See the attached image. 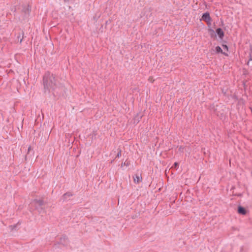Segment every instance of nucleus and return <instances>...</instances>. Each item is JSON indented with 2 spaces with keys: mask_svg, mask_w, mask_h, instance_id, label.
I'll use <instances>...</instances> for the list:
<instances>
[{
  "mask_svg": "<svg viewBox=\"0 0 252 252\" xmlns=\"http://www.w3.org/2000/svg\"><path fill=\"white\" fill-rule=\"evenodd\" d=\"M56 81L55 77L53 74L46 73L43 79L44 89L49 91L55 90L56 88Z\"/></svg>",
  "mask_w": 252,
  "mask_h": 252,
  "instance_id": "1",
  "label": "nucleus"
},
{
  "mask_svg": "<svg viewBox=\"0 0 252 252\" xmlns=\"http://www.w3.org/2000/svg\"><path fill=\"white\" fill-rule=\"evenodd\" d=\"M32 203L35 205L36 209H38L39 207H41L44 205V201L42 199H34L32 201Z\"/></svg>",
  "mask_w": 252,
  "mask_h": 252,
  "instance_id": "2",
  "label": "nucleus"
},
{
  "mask_svg": "<svg viewBox=\"0 0 252 252\" xmlns=\"http://www.w3.org/2000/svg\"><path fill=\"white\" fill-rule=\"evenodd\" d=\"M31 9L29 5H25L23 6L22 12L25 14V16H28L30 14Z\"/></svg>",
  "mask_w": 252,
  "mask_h": 252,
  "instance_id": "3",
  "label": "nucleus"
},
{
  "mask_svg": "<svg viewBox=\"0 0 252 252\" xmlns=\"http://www.w3.org/2000/svg\"><path fill=\"white\" fill-rule=\"evenodd\" d=\"M202 19L207 22H210L211 21V18L208 12H206L202 16Z\"/></svg>",
  "mask_w": 252,
  "mask_h": 252,
  "instance_id": "4",
  "label": "nucleus"
},
{
  "mask_svg": "<svg viewBox=\"0 0 252 252\" xmlns=\"http://www.w3.org/2000/svg\"><path fill=\"white\" fill-rule=\"evenodd\" d=\"M142 177L141 175H135L133 177L134 182L136 184H138L142 181Z\"/></svg>",
  "mask_w": 252,
  "mask_h": 252,
  "instance_id": "5",
  "label": "nucleus"
},
{
  "mask_svg": "<svg viewBox=\"0 0 252 252\" xmlns=\"http://www.w3.org/2000/svg\"><path fill=\"white\" fill-rule=\"evenodd\" d=\"M216 32L219 37L220 38H222V37L224 36V32L222 29L220 28H218L217 29Z\"/></svg>",
  "mask_w": 252,
  "mask_h": 252,
  "instance_id": "6",
  "label": "nucleus"
},
{
  "mask_svg": "<svg viewBox=\"0 0 252 252\" xmlns=\"http://www.w3.org/2000/svg\"><path fill=\"white\" fill-rule=\"evenodd\" d=\"M238 212L239 214L245 215L246 214V210L245 209L241 206L238 207Z\"/></svg>",
  "mask_w": 252,
  "mask_h": 252,
  "instance_id": "7",
  "label": "nucleus"
},
{
  "mask_svg": "<svg viewBox=\"0 0 252 252\" xmlns=\"http://www.w3.org/2000/svg\"><path fill=\"white\" fill-rule=\"evenodd\" d=\"M216 52L217 53H221L224 55H226V54H225V53L222 52V49H221V48L220 46H217L216 47Z\"/></svg>",
  "mask_w": 252,
  "mask_h": 252,
  "instance_id": "8",
  "label": "nucleus"
},
{
  "mask_svg": "<svg viewBox=\"0 0 252 252\" xmlns=\"http://www.w3.org/2000/svg\"><path fill=\"white\" fill-rule=\"evenodd\" d=\"M24 36V32H22L21 34H20L18 36L17 38L18 39H20L19 43L21 44L22 42Z\"/></svg>",
  "mask_w": 252,
  "mask_h": 252,
  "instance_id": "9",
  "label": "nucleus"
},
{
  "mask_svg": "<svg viewBox=\"0 0 252 252\" xmlns=\"http://www.w3.org/2000/svg\"><path fill=\"white\" fill-rule=\"evenodd\" d=\"M178 165V163L177 162H175L174 165L172 166V168H176Z\"/></svg>",
  "mask_w": 252,
  "mask_h": 252,
  "instance_id": "10",
  "label": "nucleus"
},
{
  "mask_svg": "<svg viewBox=\"0 0 252 252\" xmlns=\"http://www.w3.org/2000/svg\"><path fill=\"white\" fill-rule=\"evenodd\" d=\"M121 156V150H120L117 155V157L119 158Z\"/></svg>",
  "mask_w": 252,
  "mask_h": 252,
  "instance_id": "11",
  "label": "nucleus"
},
{
  "mask_svg": "<svg viewBox=\"0 0 252 252\" xmlns=\"http://www.w3.org/2000/svg\"><path fill=\"white\" fill-rule=\"evenodd\" d=\"M222 47H223L224 49H226V51H228V47H227V45H222Z\"/></svg>",
  "mask_w": 252,
  "mask_h": 252,
  "instance_id": "12",
  "label": "nucleus"
},
{
  "mask_svg": "<svg viewBox=\"0 0 252 252\" xmlns=\"http://www.w3.org/2000/svg\"><path fill=\"white\" fill-rule=\"evenodd\" d=\"M148 80L149 81H150L152 83H153L154 81V80L153 79V77H150Z\"/></svg>",
  "mask_w": 252,
  "mask_h": 252,
  "instance_id": "13",
  "label": "nucleus"
},
{
  "mask_svg": "<svg viewBox=\"0 0 252 252\" xmlns=\"http://www.w3.org/2000/svg\"><path fill=\"white\" fill-rule=\"evenodd\" d=\"M124 165H126V166H128V165H129V162H128V161L127 162L126 161L124 163Z\"/></svg>",
  "mask_w": 252,
  "mask_h": 252,
  "instance_id": "14",
  "label": "nucleus"
},
{
  "mask_svg": "<svg viewBox=\"0 0 252 252\" xmlns=\"http://www.w3.org/2000/svg\"><path fill=\"white\" fill-rule=\"evenodd\" d=\"M70 196L71 195V194H70L69 193H66L64 194V196Z\"/></svg>",
  "mask_w": 252,
  "mask_h": 252,
  "instance_id": "15",
  "label": "nucleus"
},
{
  "mask_svg": "<svg viewBox=\"0 0 252 252\" xmlns=\"http://www.w3.org/2000/svg\"><path fill=\"white\" fill-rule=\"evenodd\" d=\"M10 227H11V229H13L15 227H16V225H11V226H10Z\"/></svg>",
  "mask_w": 252,
  "mask_h": 252,
  "instance_id": "16",
  "label": "nucleus"
},
{
  "mask_svg": "<svg viewBox=\"0 0 252 252\" xmlns=\"http://www.w3.org/2000/svg\"><path fill=\"white\" fill-rule=\"evenodd\" d=\"M30 149H31V146L29 147V148H28V152L30 151Z\"/></svg>",
  "mask_w": 252,
  "mask_h": 252,
  "instance_id": "17",
  "label": "nucleus"
}]
</instances>
